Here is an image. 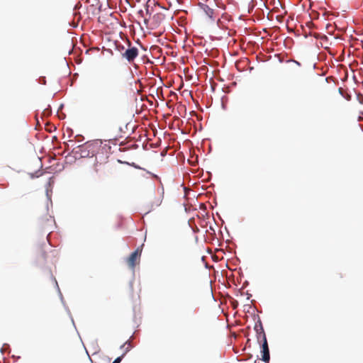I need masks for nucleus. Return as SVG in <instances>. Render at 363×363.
Instances as JSON below:
<instances>
[{
	"label": "nucleus",
	"instance_id": "nucleus-3",
	"mask_svg": "<svg viewBox=\"0 0 363 363\" xmlns=\"http://www.w3.org/2000/svg\"><path fill=\"white\" fill-rule=\"evenodd\" d=\"M141 250L138 248L135 250L133 252L130 254L129 257L127 259V263L130 268L134 269L138 260L139 259V257H140Z\"/></svg>",
	"mask_w": 363,
	"mask_h": 363
},
{
	"label": "nucleus",
	"instance_id": "nucleus-5",
	"mask_svg": "<svg viewBox=\"0 0 363 363\" xmlns=\"http://www.w3.org/2000/svg\"><path fill=\"white\" fill-rule=\"evenodd\" d=\"M255 330H256L257 333V340L259 341L260 340L262 339V337H260V335L262 333L265 334L262 323H259V324H256L255 326Z\"/></svg>",
	"mask_w": 363,
	"mask_h": 363
},
{
	"label": "nucleus",
	"instance_id": "nucleus-8",
	"mask_svg": "<svg viewBox=\"0 0 363 363\" xmlns=\"http://www.w3.org/2000/svg\"><path fill=\"white\" fill-rule=\"evenodd\" d=\"M123 356H124V354L122 356L117 357L112 363H120L121 362Z\"/></svg>",
	"mask_w": 363,
	"mask_h": 363
},
{
	"label": "nucleus",
	"instance_id": "nucleus-9",
	"mask_svg": "<svg viewBox=\"0 0 363 363\" xmlns=\"http://www.w3.org/2000/svg\"><path fill=\"white\" fill-rule=\"evenodd\" d=\"M80 150L84 147V146L81 145L78 147Z\"/></svg>",
	"mask_w": 363,
	"mask_h": 363
},
{
	"label": "nucleus",
	"instance_id": "nucleus-4",
	"mask_svg": "<svg viewBox=\"0 0 363 363\" xmlns=\"http://www.w3.org/2000/svg\"><path fill=\"white\" fill-rule=\"evenodd\" d=\"M162 20V15L160 13H157L156 15H154L152 17V21L151 23L152 27L151 28H157L161 23Z\"/></svg>",
	"mask_w": 363,
	"mask_h": 363
},
{
	"label": "nucleus",
	"instance_id": "nucleus-2",
	"mask_svg": "<svg viewBox=\"0 0 363 363\" xmlns=\"http://www.w3.org/2000/svg\"><path fill=\"white\" fill-rule=\"evenodd\" d=\"M260 337H262V339L259 341V342H262V359L264 362H268L269 360L270 357H269V350L267 337H266L265 334H263V333H262L260 335Z\"/></svg>",
	"mask_w": 363,
	"mask_h": 363
},
{
	"label": "nucleus",
	"instance_id": "nucleus-1",
	"mask_svg": "<svg viewBox=\"0 0 363 363\" xmlns=\"http://www.w3.org/2000/svg\"><path fill=\"white\" fill-rule=\"evenodd\" d=\"M128 43V48L121 53V56L123 59L126 60L128 62L133 64L139 55V50L137 47L132 46L129 40Z\"/></svg>",
	"mask_w": 363,
	"mask_h": 363
},
{
	"label": "nucleus",
	"instance_id": "nucleus-7",
	"mask_svg": "<svg viewBox=\"0 0 363 363\" xmlns=\"http://www.w3.org/2000/svg\"><path fill=\"white\" fill-rule=\"evenodd\" d=\"M122 347L124 348L125 353L124 354L128 352L131 349V345L129 341L125 342L123 345Z\"/></svg>",
	"mask_w": 363,
	"mask_h": 363
},
{
	"label": "nucleus",
	"instance_id": "nucleus-6",
	"mask_svg": "<svg viewBox=\"0 0 363 363\" xmlns=\"http://www.w3.org/2000/svg\"><path fill=\"white\" fill-rule=\"evenodd\" d=\"M204 11L208 17L213 18L214 12L212 9L209 8L208 6H206L204 8Z\"/></svg>",
	"mask_w": 363,
	"mask_h": 363
}]
</instances>
